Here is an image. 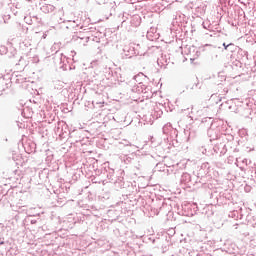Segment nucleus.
I'll return each mask as SVG.
<instances>
[{
	"label": "nucleus",
	"instance_id": "nucleus-1",
	"mask_svg": "<svg viewBox=\"0 0 256 256\" xmlns=\"http://www.w3.org/2000/svg\"><path fill=\"white\" fill-rule=\"evenodd\" d=\"M224 49H227V47H229V45H226L225 43L223 44Z\"/></svg>",
	"mask_w": 256,
	"mask_h": 256
}]
</instances>
